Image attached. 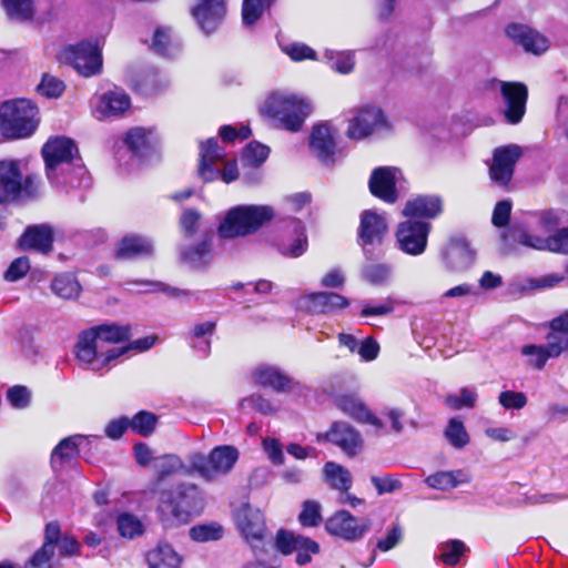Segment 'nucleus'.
<instances>
[{"instance_id": "1", "label": "nucleus", "mask_w": 568, "mask_h": 568, "mask_svg": "<svg viewBox=\"0 0 568 568\" xmlns=\"http://www.w3.org/2000/svg\"><path fill=\"white\" fill-rule=\"evenodd\" d=\"M130 336L129 327L102 324L80 333L75 344V357L87 368L101 371L129 351L143 352L151 348L155 336H146L131 344L122 345Z\"/></svg>"}, {"instance_id": "2", "label": "nucleus", "mask_w": 568, "mask_h": 568, "mask_svg": "<svg viewBox=\"0 0 568 568\" xmlns=\"http://www.w3.org/2000/svg\"><path fill=\"white\" fill-rule=\"evenodd\" d=\"M257 565L252 568H278L281 558L295 554V562L305 566L320 552V545L303 535H244Z\"/></svg>"}, {"instance_id": "3", "label": "nucleus", "mask_w": 568, "mask_h": 568, "mask_svg": "<svg viewBox=\"0 0 568 568\" xmlns=\"http://www.w3.org/2000/svg\"><path fill=\"white\" fill-rule=\"evenodd\" d=\"M48 179L55 184L72 183L67 176L75 171L83 173V166L75 142L64 135L48 139L41 150Z\"/></svg>"}, {"instance_id": "4", "label": "nucleus", "mask_w": 568, "mask_h": 568, "mask_svg": "<svg viewBox=\"0 0 568 568\" xmlns=\"http://www.w3.org/2000/svg\"><path fill=\"white\" fill-rule=\"evenodd\" d=\"M275 215L268 205H237L230 209L219 225V235L235 239L255 233Z\"/></svg>"}, {"instance_id": "5", "label": "nucleus", "mask_w": 568, "mask_h": 568, "mask_svg": "<svg viewBox=\"0 0 568 568\" xmlns=\"http://www.w3.org/2000/svg\"><path fill=\"white\" fill-rule=\"evenodd\" d=\"M312 105L303 97L287 92L270 95L262 106V113L274 119L292 132L301 130L305 119L311 114Z\"/></svg>"}, {"instance_id": "6", "label": "nucleus", "mask_w": 568, "mask_h": 568, "mask_svg": "<svg viewBox=\"0 0 568 568\" xmlns=\"http://www.w3.org/2000/svg\"><path fill=\"white\" fill-rule=\"evenodd\" d=\"M39 122V110L29 100H12L0 105V132L7 139L32 135Z\"/></svg>"}, {"instance_id": "7", "label": "nucleus", "mask_w": 568, "mask_h": 568, "mask_svg": "<svg viewBox=\"0 0 568 568\" xmlns=\"http://www.w3.org/2000/svg\"><path fill=\"white\" fill-rule=\"evenodd\" d=\"M203 505V497L195 485H179L163 493L161 510L171 514L178 523H184L192 514L200 513Z\"/></svg>"}, {"instance_id": "8", "label": "nucleus", "mask_w": 568, "mask_h": 568, "mask_svg": "<svg viewBox=\"0 0 568 568\" xmlns=\"http://www.w3.org/2000/svg\"><path fill=\"white\" fill-rule=\"evenodd\" d=\"M199 174L204 181L216 180L220 175L225 183L235 181L239 176L235 161L224 162V151L215 139H209L201 145Z\"/></svg>"}, {"instance_id": "9", "label": "nucleus", "mask_w": 568, "mask_h": 568, "mask_svg": "<svg viewBox=\"0 0 568 568\" xmlns=\"http://www.w3.org/2000/svg\"><path fill=\"white\" fill-rule=\"evenodd\" d=\"M239 458V452L233 446H217L209 456L203 454H192L189 463L192 469L201 477L211 480L220 475L227 474L235 465Z\"/></svg>"}, {"instance_id": "10", "label": "nucleus", "mask_w": 568, "mask_h": 568, "mask_svg": "<svg viewBox=\"0 0 568 568\" xmlns=\"http://www.w3.org/2000/svg\"><path fill=\"white\" fill-rule=\"evenodd\" d=\"M60 60L74 68L83 77L99 74L102 70V53L98 41H83L64 48Z\"/></svg>"}, {"instance_id": "11", "label": "nucleus", "mask_w": 568, "mask_h": 568, "mask_svg": "<svg viewBox=\"0 0 568 568\" xmlns=\"http://www.w3.org/2000/svg\"><path fill=\"white\" fill-rule=\"evenodd\" d=\"M388 129L389 125L383 111L377 106L367 105L356 110L348 120L346 136L361 141Z\"/></svg>"}, {"instance_id": "12", "label": "nucleus", "mask_w": 568, "mask_h": 568, "mask_svg": "<svg viewBox=\"0 0 568 568\" xmlns=\"http://www.w3.org/2000/svg\"><path fill=\"white\" fill-rule=\"evenodd\" d=\"M34 194L33 179L23 178L18 161H0V196L10 200L30 197Z\"/></svg>"}, {"instance_id": "13", "label": "nucleus", "mask_w": 568, "mask_h": 568, "mask_svg": "<svg viewBox=\"0 0 568 568\" xmlns=\"http://www.w3.org/2000/svg\"><path fill=\"white\" fill-rule=\"evenodd\" d=\"M430 224L420 221H405L397 227L399 247L407 254L418 255L426 248Z\"/></svg>"}, {"instance_id": "14", "label": "nucleus", "mask_w": 568, "mask_h": 568, "mask_svg": "<svg viewBox=\"0 0 568 568\" xmlns=\"http://www.w3.org/2000/svg\"><path fill=\"white\" fill-rule=\"evenodd\" d=\"M521 154V149L515 144L497 148L489 168L490 179L498 185L506 186Z\"/></svg>"}, {"instance_id": "15", "label": "nucleus", "mask_w": 568, "mask_h": 568, "mask_svg": "<svg viewBox=\"0 0 568 568\" xmlns=\"http://www.w3.org/2000/svg\"><path fill=\"white\" fill-rule=\"evenodd\" d=\"M388 232V223L384 214L374 210H365L361 214L358 237L364 250L378 246Z\"/></svg>"}, {"instance_id": "16", "label": "nucleus", "mask_w": 568, "mask_h": 568, "mask_svg": "<svg viewBox=\"0 0 568 568\" xmlns=\"http://www.w3.org/2000/svg\"><path fill=\"white\" fill-rule=\"evenodd\" d=\"M328 440L338 446L346 455L355 456L363 446L361 434L344 422H336L328 432L317 435V442Z\"/></svg>"}, {"instance_id": "17", "label": "nucleus", "mask_w": 568, "mask_h": 568, "mask_svg": "<svg viewBox=\"0 0 568 568\" xmlns=\"http://www.w3.org/2000/svg\"><path fill=\"white\" fill-rule=\"evenodd\" d=\"M400 178V171L396 168L384 166L373 171L369 179L372 194L386 203L397 200L396 184Z\"/></svg>"}, {"instance_id": "18", "label": "nucleus", "mask_w": 568, "mask_h": 568, "mask_svg": "<svg viewBox=\"0 0 568 568\" xmlns=\"http://www.w3.org/2000/svg\"><path fill=\"white\" fill-rule=\"evenodd\" d=\"M500 92L506 104L505 118L511 124L518 123L525 114L527 87L520 82H501Z\"/></svg>"}, {"instance_id": "19", "label": "nucleus", "mask_w": 568, "mask_h": 568, "mask_svg": "<svg viewBox=\"0 0 568 568\" xmlns=\"http://www.w3.org/2000/svg\"><path fill=\"white\" fill-rule=\"evenodd\" d=\"M226 13L224 0H196L192 14L205 33L217 29Z\"/></svg>"}, {"instance_id": "20", "label": "nucleus", "mask_w": 568, "mask_h": 568, "mask_svg": "<svg viewBox=\"0 0 568 568\" xmlns=\"http://www.w3.org/2000/svg\"><path fill=\"white\" fill-rule=\"evenodd\" d=\"M337 129L328 122H321L313 126L310 136V148L322 161H328L336 148Z\"/></svg>"}, {"instance_id": "21", "label": "nucleus", "mask_w": 568, "mask_h": 568, "mask_svg": "<svg viewBox=\"0 0 568 568\" xmlns=\"http://www.w3.org/2000/svg\"><path fill=\"white\" fill-rule=\"evenodd\" d=\"M519 243L536 248L568 254V227H564L548 236L521 234Z\"/></svg>"}, {"instance_id": "22", "label": "nucleus", "mask_w": 568, "mask_h": 568, "mask_svg": "<svg viewBox=\"0 0 568 568\" xmlns=\"http://www.w3.org/2000/svg\"><path fill=\"white\" fill-rule=\"evenodd\" d=\"M336 406L346 415L359 423H367L376 429L383 428V422L375 416L364 403L354 395H341L335 399Z\"/></svg>"}, {"instance_id": "23", "label": "nucleus", "mask_w": 568, "mask_h": 568, "mask_svg": "<svg viewBox=\"0 0 568 568\" xmlns=\"http://www.w3.org/2000/svg\"><path fill=\"white\" fill-rule=\"evenodd\" d=\"M131 105L129 95L120 89L111 90L100 95L94 104L98 118H108L122 114Z\"/></svg>"}, {"instance_id": "24", "label": "nucleus", "mask_w": 568, "mask_h": 568, "mask_svg": "<svg viewBox=\"0 0 568 568\" xmlns=\"http://www.w3.org/2000/svg\"><path fill=\"white\" fill-rule=\"evenodd\" d=\"M473 480V475L467 469L440 470L426 477L425 483L428 487L442 491L455 489L462 485H468Z\"/></svg>"}, {"instance_id": "25", "label": "nucleus", "mask_w": 568, "mask_h": 568, "mask_svg": "<svg viewBox=\"0 0 568 568\" xmlns=\"http://www.w3.org/2000/svg\"><path fill=\"white\" fill-rule=\"evenodd\" d=\"M507 34L518 42L525 51L540 54L548 49L549 42L546 37L525 26H509Z\"/></svg>"}, {"instance_id": "26", "label": "nucleus", "mask_w": 568, "mask_h": 568, "mask_svg": "<svg viewBox=\"0 0 568 568\" xmlns=\"http://www.w3.org/2000/svg\"><path fill=\"white\" fill-rule=\"evenodd\" d=\"M443 210L442 200L437 195H419L409 200L403 214L409 217L434 219L440 214Z\"/></svg>"}, {"instance_id": "27", "label": "nucleus", "mask_w": 568, "mask_h": 568, "mask_svg": "<svg viewBox=\"0 0 568 568\" xmlns=\"http://www.w3.org/2000/svg\"><path fill=\"white\" fill-rule=\"evenodd\" d=\"M153 253V244L149 239L139 235L124 236L118 244V258L131 260L149 256Z\"/></svg>"}, {"instance_id": "28", "label": "nucleus", "mask_w": 568, "mask_h": 568, "mask_svg": "<svg viewBox=\"0 0 568 568\" xmlns=\"http://www.w3.org/2000/svg\"><path fill=\"white\" fill-rule=\"evenodd\" d=\"M308 307L316 313H333L349 306V301L337 293L318 292L306 296Z\"/></svg>"}, {"instance_id": "29", "label": "nucleus", "mask_w": 568, "mask_h": 568, "mask_svg": "<svg viewBox=\"0 0 568 568\" xmlns=\"http://www.w3.org/2000/svg\"><path fill=\"white\" fill-rule=\"evenodd\" d=\"M560 281H562L561 276L556 274H547L541 277H526L519 278L509 284L508 291L513 295H528L535 291L554 287Z\"/></svg>"}, {"instance_id": "30", "label": "nucleus", "mask_w": 568, "mask_h": 568, "mask_svg": "<svg viewBox=\"0 0 568 568\" xmlns=\"http://www.w3.org/2000/svg\"><path fill=\"white\" fill-rule=\"evenodd\" d=\"M234 521L241 532H262L266 528L261 510L246 504L235 510Z\"/></svg>"}, {"instance_id": "31", "label": "nucleus", "mask_w": 568, "mask_h": 568, "mask_svg": "<svg viewBox=\"0 0 568 568\" xmlns=\"http://www.w3.org/2000/svg\"><path fill=\"white\" fill-rule=\"evenodd\" d=\"M83 436L75 435L62 439L53 449L51 455V466L54 471L61 470L67 464L74 460L79 453V445Z\"/></svg>"}, {"instance_id": "32", "label": "nucleus", "mask_w": 568, "mask_h": 568, "mask_svg": "<svg viewBox=\"0 0 568 568\" xmlns=\"http://www.w3.org/2000/svg\"><path fill=\"white\" fill-rule=\"evenodd\" d=\"M52 232L49 226H30L20 239L22 248H33L43 253L51 250Z\"/></svg>"}, {"instance_id": "33", "label": "nucleus", "mask_w": 568, "mask_h": 568, "mask_svg": "<svg viewBox=\"0 0 568 568\" xmlns=\"http://www.w3.org/2000/svg\"><path fill=\"white\" fill-rule=\"evenodd\" d=\"M254 378L257 384L272 387L276 392L291 388L292 379L274 366H261L255 369Z\"/></svg>"}, {"instance_id": "34", "label": "nucleus", "mask_w": 568, "mask_h": 568, "mask_svg": "<svg viewBox=\"0 0 568 568\" xmlns=\"http://www.w3.org/2000/svg\"><path fill=\"white\" fill-rule=\"evenodd\" d=\"M324 480L337 490L348 491L352 486V474L344 466L334 462H327L323 468Z\"/></svg>"}, {"instance_id": "35", "label": "nucleus", "mask_w": 568, "mask_h": 568, "mask_svg": "<svg viewBox=\"0 0 568 568\" xmlns=\"http://www.w3.org/2000/svg\"><path fill=\"white\" fill-rule=\"evenodd\" d=\"M149 568H180L181 558L168 544H160L146 554Z\"/></svg>"}, {"instance_id": "36", "label": "nucleus", "mask_w": 568, "mask_h": 568, "mask_svg": "<svg viewBox=\"0 0 568 568\" xmlns=\"http://www.w3.org/2000/svg\"><path fill=\"white\" fill-rule=\"evenodd\" d=\"M1 6L11 20L19 22L31 21L36 13V0H1Z\"/></svg>"}, {"instance_id": "37", "label": "nucleus", "mask_w": 568, "mask_h": 568, "mask_svg": "<svg viewBox=\"0 0 568 568\" xmlns=\"http://www.w3.org/2000/svg\"><path fill=\"white\" fill-rule=\"evenodd\" d=\"M294 239L283 240L280 245V251L283 255L288 257H298L307 248V236L305 234V229L300 221H293L292 223Z\"/></svg>"}, {"instance_id": "38", "label": "nucleus", "mask_w": 568, "mask_h": 568, "mask_svg": "<svg viewBox=\"0 0 568 568\" xmlns=\"http://www.w3.org/2000/svg\"><path fill=\"white\" fill-rule=\"evenodd\" d=\"M466 551L467 547L464 541L450 539L438 546L435 558L447 567H454L460 562Z\"/></svg>"}, {"instance_id": "39", "label": "nucleus", "mask_w": 568, "mask_h": 568, "mask_svg": "<svg viewBox=\"0 0 568 568\" xmlns=\"http://www.w3.org/2000/svg\"><path fill=\"white\" fill-rule=\"evenodd\" d=\"M446 257L453 268H465L473 263L475 252L465 240H456L447 248Z\"/></svg>"}, {"instance_id": "40", "label": "nucleus", "mask_w": 568, "mask_h": 568, "mask_svg": "<svg viewBox=\"0 0 568 568\" xmlns=\"http://www.w3.org/2000/svg\"><path fill=\"white\" fill-rule=\"evenodd\" d=\"M182 260L195 268L206 265L212 260L211 240L204 239L200 243L183 250Z\"/></svg>"}, {"instance_id": "41", "label": "nucleus", "mask_w": 568, "mask_h": 568, "mask_svg": "<svg viewBox=\"0 0 568 568\" xmlns=\"http://www.w3.org/2000/svg\"><path fill=\"white\" fill-rule=\"evenodd\" d=\"M51 287L55 295L65 300L77 298L81 292V286L72 274L55 276Z\"/></svg>"}, {"instance_id": "42", "label": "nucleus", "mask_w": 568, "mask_h": 568, "mask_svg": "<svg viewBox=\"0 0 568 568\" xmlns=\"http://www.w3.org/2000/svg\"><path fill=\"white\" fill-rule=\"evenodd\" d=\"M521 354L528 357L529 365L534 366L535 368L541 369L545 366L548 358L558 356V349L555 347L551 348L549 344H547L546 346L526 345L523 347Z\"/></svg>"}, {"instance_id": "43", "label": "nucleus", "mask_w": 568, "mask_h": 568, "mask_svg": "<svg viewBox=\"0 0 568 568\" xmlns=\"http://www.w3.org/2000/svg\"><path fill=\"white\" fill-rule=\"evenodd\" d=\"M54 545L51 538H45L43 545L24 562L23 568H54Z\"/></svg>"}, {"instance_id": "44", "label": "nucleus", "mask_w": 568, "mask_h": 568, "mask_svg": "<svg viewBox=\"0 0 568 568\" xmlns=\"http://www.w3.org/2000/svg\"><path fill=\"white\" fill-rule=\"evenodd\" d=\"M444 436L447 442L457 449L464 448L469 443V435L464 423L457 417H453L448 420Z\"/></svg>"}, {"instance_id": "45", "label": "nucleus", "mask_w": 568, "mask_h": 568, "mask_svg": "<svg viewBox=\"0 0 568 568\" xmlns=\"http://www.w3.org/2000/svg\"><path fill=\"white\" fill-rule=\"evenodd\" d=\"M331 69L338 73L347 74L354 69V54L351 51H333L326 50L324 53Z\"/></svg>"}, {"instance_id": "46", "label": "nucleus", "mask_w": 568, "mask_h": 568, "mask_svg": "<svg viewBox=\"0 0 568 568\" xmlns=\"http://www.w3.org/2000/svg\"><path fill=\"white\" fill-rule=\"evenodd\" d=\"M155 469L161 476H168L174 473L193 474L192 466H185L175 455H168L155 459Z\"/></svg>"}, {"instance_id": "47", "label": "nucleus", "mask_w": 568, "mask_h": 568, "mask_svg": "<svg viewBox=\"0 0 568 568\" xmlns=\"http://www.w3.org/2000/svg\"><path fill=\"white\" fill-rule=\"evenodd\" d=\"M274 0H243L242 18L246 26L255 23Z\"/></svg>"}, {"instance_id": "48", "label": "nucleus", "mask_w": 568, "mask_h": 568, "mask_svg": "<svg viewBox=\"0 0 568 568\" xmlns=\"http://www.w3.org/2000/svg\"><path fill=\"white\" fill-rule=\"evenodd\" d=\"M270 150L266 145L257 142L250 143L243 151L242 162L244 166H260L268 156Z\"/></svg>"}, {"instance_id": "49", "label": "nucleus", "mask_w": 568, "mask_h": 568, "mask_svg": "<svg viewBox=\"0 0 568 568\" xmlns=\"http://www.w3.org/2000/svg\"><path fill=\"white\" fill-rule=\"evenodd\" d=\"M568 221V214L562 211L548 210L540 213L538 219V230L544 233H550L559 225Z\"/></svg>"}, {"instance_id": "50", "label": "nucleus", "mask_w": 568, "mask_h": 568, "mask_svg": "<svg viewBox=\"0 0 568 568\" xmlns=\"http://www.w3.org/2000/svg\"><path fill=\"white\" fill-rule=\"evenodd\" d=\"M329 532H354L357 529L355 518L346 510L337 511L327 521Z\"/></svg>"}, {"instance_id": "51", "label": "nucleus", "mask_w": 568, "mask_h": 568, "mask_svg": "<svg viewBox=\"0 0 568 568\" xmlns=\"http://www.w3.org/2000/svg\"><path fill=\"white\" fill-rule=\"evenodd\" d=\"M152 132L143 128H136L128 132L125 143L133 153L142 152L151 142Z\"/></svg>"}, {"instance_id": "52", "label": "nucleus", "mask_w": 568, "mask_h": 568, "mask_svg": "<svg viewBox=\"0 0 568 568\" xmlns=\"http://www.w3.org/2000/svg\"><path fill=\"white\" fill-rule=\"evenodd\" d=\"M158 418L149 412H140L130 419V427L142 436H149L153 433Z\"/></svg>"}, {"instance_id": "53", "label": "nucleus", "mask_w": 568, "mask_h": 568, "mask_svg": "<svg viewBox=\"0 0 568 568\" xmlns=\"http://www.w3.org/2000/svg\"><path fill=\"white\" fill-rule=\"evenodd\" d=\"M477 394L474 389L470 388H462L459 395L449 394L445 398V404L454 409L458 410L463 407H473L476 403Z\"/></svg>"}, {"instance_id": "54", "label": "nucleus", "mask_w": 568, "mask_h": 568, "mask_svg": "<svg viewBox=\"0 0 568 568\" xmlns=\"http://www.w3.org/2000/svg\"><path fill=\"white\" fill-rule=\"evenodd\" d=\"M47 538H51L54 545V549L58 547L62 556H74L79 554L80 542L73 537V535H45Z\"/></svg>"}, {"instance_id": "55", "label": "nucleus", "mask_w": 568, "mask_h": 568, "mask_svg": "<svg viewBox=\"0 0 568 568\" xmlns=\"http://www.w3.org/2000/svg\"><path fill=\"white\" fill-rule=\"evenodd\" d=\"M37 91L45 98H58L64 91V84L58 78L44 74L37 87Z\"/></svg>"}, {"instance_id": "56", "label": "nucleus", "mask_w": 568, "mask_h": 568, "mask_svg": "<svg viewBox=\"0 0 568 568\" xmlns=\"http://www.w3.org/2000/svg\"><path fill=\"white\" fill-rule=\"evenodd\" d=\"M152 49L162 55H169L173 52L174 44L170 34V29H156L153 37Z\"/></svg>"}, {"instance_id": "57", "label": "nucleus", "mask_w": 568, "mask_h": 568, "mask_svg": "<svg viewBox=\"0 0 568 568\" xmlns=\"http://www.w3.org/2000/svg\"><path fill=\"white\" fill-rule=\"evenodd\" d=\"M498 403L505 409H521L527 405V396L521 392L504 390L499 394Z\"/></svg>"}, {"instance_id": "58", "label": "nucleus", "mask_w": 568, "mask_h": 568, "mask_svg": "<svg viewBox=\"0 0 568 568\" xmlns=\"http://www.w3.org/2000/svg\"><path fill=\"white\" fill-rule=\"evenodd\" d=\"M320 504L314 500H307L303 505L300 514V521L304 527H315L321 519Z\"/></svg>"}, {"instance_id": "59", "label": "nucleus", "mask_w": 568, "mask_h": 568, "mask_svg": "<svg viewBox=\"0 0 568 568\" xmlns=\"http://www.w3.org/2000/svg\"><path fill=\"white\" fill-rule=\"evenodd\" d=\"M201 221V213L194 209H187L185 210L180 219V224L183 230V232L192 236L194 235L200 226Z\"/></svg>"}, {"instance_id": "60", "label": "nucleus", "mask_w": 568, "mask_h": 568, "mask_svg": "<svg viewBox=\"0 0 568 568\" xmlns=\"http://www.w3.org/2000/svg\"><path fill=\"white\" fill-rule=\"evenodd\" d=\"M283 51L294 61H302L305 59L315 60V51L303 43H291L283 47Z\"/></svg>"}, {"instance_id": "61", "label": "nucleus", "mask_w": 568, "mask_h": 568, "mask_svg": "<svg viewBox=\"0 0 568 568\" xmlns=\"http://www.w3.org/2000/svg\"><path fill=\"white\" fill-rule=\"evenodd\" d=\"M262 446L268 459L274 465H282L284 463L283 447L278 439L270 437L264 438Z\"/></svg>"}, {"instance_id": "62", "label": "nucleus", "mask_w": 568, "mask_h": 568, "mask_svg": "<svg viewBox=\"0 0 568 568\" xmlns=\"http://www.w3.org/2000/svg\"><path fill=\"white\" fill-rule=\"evenodd\" d=\"M116 523L119 532H143L144 530L142 521L130 513L119 515Z\"/></svg>"}, {"instance_id": "63", "label": "nucleus", "mask_w": 568, "mask_h": 568, "mask_svg": "<svg viewBox=\"0 0 568 568\" xmlns=\"http://www.w3.org/2000/svg\"><path fill=\"white\" fill-rule=\"evenodd\" d=\"M30 270V263L27 257L16 258L4 273V278L9 282H16L22 278Z\"/></svg>"}, {"instance_id": "64", "label": "nucleus", "mask_w": 568, "mask_h": 568, "mask_svg": "<svg viewBox=\"0 0 568 568\" xmlns=\"http://www.w3.org/2000/svg\"><path fill=\"white\" fill-rule=\"evenodd\" d=\"M371 481L376 488L378 495L393 493L402 487L400 481L390 475L372 476Z\"/></svg>"}]
</instances>
